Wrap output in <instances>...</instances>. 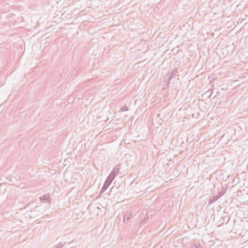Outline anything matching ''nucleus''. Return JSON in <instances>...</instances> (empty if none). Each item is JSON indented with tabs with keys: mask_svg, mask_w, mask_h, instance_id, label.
Instances as JSON below:
<instances>
[{
	"mask_svg": "<svg viewBox=\"0 0 248 248\" xmlns=\"http://www.w3.org/2000/svg\"><path fill=\"white\" fill-rule=\"evenodd\" d=\"M49 199L50 195L49 194L43 195L40 197V201L43 202H45L46 201H48V202L50 203L51 202Z\"/></svg>",
	"mask_w": 248,
	"mask_h": 248,
	"instance_id": "20e7f679",
	"label": "nucleus"
},
{
	"mask_svg": "<svg viewBox=\"0 0 248 248\" xmlns=\"http://www.w3.org/2000/svg\"><path fill=\"white\" fill-rule=\"evenodd\" d=\"M148 219H149L148 217H147L146 218H145L144 219H143V220L140 222V225H142V224H143L146 223L147 222Z\"/></svg>",
	"mask_w": 248,
	"mask_h": 248,
	"instance_id": "6e6552de",
	"label": "nucleus"
},
{
	"mask_svg": "<svg viewBox=\"0 0 248 248\" xmlns=\"http://www.w3.org/2000/svg\"><path fill=\"white\" fill-rule=\"evenodd\" d=\"M115 177V176L113 175V174L109 173V175L108 176L107 178V180L109 181L110 182L112 183Z\"/></svg>",
	"mask_w": 248,
	"mask_h": 248,
	"instance_id": "0eeeda50",
	"label": "nucleus"
},
{
	"mask_svg": "<svg viewBox=\"0 0 248 248\" xmlns=\"http://www.w3.org/2000/svg\"><path fill=\"white\" fill-rule=\"evenodd\" d=\"M213 93V91H211L210 90H208L207 92H205L203 95L206 96L208 98L211 97Z\"/></svg>",
	"mask_w": 248,
	"mask_h": 248,
	"instance_id": "423d86ee",
	"label": "nucleus"
},
{
	"mask_svg": "<svg viewBox=\"0 0 248 248\" xmlns=\"http://www.w3.org/2000/svg\"><path fill=\"white\" fill-rule=\"evenodd\" d=\"M63 246V244H62L61 243H60L59 244L56 246L55 248H62Z\"/></svg>",
	"mask_w": 248,
	"mask_h": 248,
	"instance_id": "1a4fd4ad",
	"label": "nucleus"
},
{
	"mask_svg": "<svg viewBox=\"0 0 248 248\" xmlns=\"http://www.w3.org/2000/svg\"><path fill=\"white\" fill-rule=\"evenodd\" d=\"M168 76L169 80H170L173 78V74L172 73L169 74Z\"/></svg>",
	"mask_w": 248,
	"mask_h": 248,
	"instance_id": "9d476101",
	"label": "nucleus"
},
{
	"mask_svg": "<svg viewBox=\"0 0 248 248\" xmlns=\"http://www.w3.org/2000/svg\"><path fill=\"white\" fill-rule=\"evenodd\" d=\"M120 169V165L119 164L113 169L112 170L110 173L113 174V175L116 176L117 174L119 172Z\"/></svg>",
	"mask_w": 248,
	"mask_h": 248,
	"instance_id": "39448f33",
	"label": "nucleus"
},
{
	"mask_svg": "<svg viewBox=\"0 0 248 248\" xmlns=\"http://www.w3.org/2000/svg\"><path fill=\"white\" fill-rule=\"evenodd\" d=\"M111 184V183L109 181L106 179L100 192V195L103 194Z\"/></svg>",
	"mask_w": 248,
	"mask_h": 248,
	"instance_id": "f03ea898",
	"label": "nucleus"
},
{
	"mask_svg": "<svg viewBox=\"0 0 248 248\" xmlns=\"http://www.w3.org/2000/svg\"><path fill=\"white\" fill-rule=\"evenodd\" d=\"M133 213H129L125 214L123 217V221L124 223H128V221L132 218Z\"/></svg>",
	"mask_w": 248,
	"mask_h": 248,
	"instance_id": "7ed1b4c3",
	"label": "nucleus"
},
{
	"mask_svg": "<svg viewBox=\"0 0 248 248\" xmlns=\"http://www.w3.org/2000/svg\"><path fill=\"white\" fill-rule=\"evenodd\" d=\"M225 193V192L221 193V192H219L218 194L217 195L213 196L209 198L208 200V204H211L215 202L218 199H219L222 195H223Z\"/></svg>",
	"mask_w": 248,
	"mask_h": 248,
	"instance_id": "f257e3e1",
	"label": "nucleus"
}]
</instances>
